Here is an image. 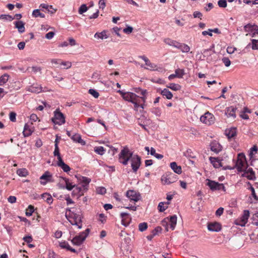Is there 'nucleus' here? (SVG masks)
<instances>
[{
  "label": "nucleus",
  "mask_w": 258,
  "mask_h": 258,
  "mask_svg": "<svg viewBox=\"0 0 258 258\" xmlns=\"http://www.w3.org/2000/svg\"><path fill=\"white\" fill-rule=\"evenodd\" d=\"M90 181H91V179L88 177H84V176H83L82 177V182L83 183L82 186L84 189H86V190L87 189L88 185L89 183L90 182Z\"/></svg>",
  "instance_id": "c756f323"
},
{
  "label": "nucleus",
  "mask_w": 258,
  "mask_h": 258,
  "mask_svg": "<svg viewBox=\"0 0 258 258\" xmlns=\"http://www.w3.org/2000/svg\"><path fill=\"white\" fill-rule=\"evenodd\" d=\"M54 113V117L51 118V120L55 124L60 125L64 122V117L61 112L56 110Z\"/></svg>",
  "instance_id": "1a4fd4ad"
},
{
  "label": "nucleus",
  "mask_w": 258,
  "mask_h": 258,
  "mask_svg": "<svg viewBox=\"0 0 258 258\" xmlns=\"http://www.w3.org/2000/svg\"><path fill=\"white\" fill-rule=\"evenodd\" d=\"M253 221H255L256 220V221L255 222H254L253 223L256 225V226H258V213L255 214L253 216Z\"/></svg>",
  "instance_id": "774afa93"
},
{
  "label": "nucleus",
  "mask_w": 258,
  "mask_h": 258,
  "mask_svg": "<svg viewBox=\"0 0 258 258\" xmlns=\"http://www.w3.org/2000/svg\"><path fill=\"white\" fill-rule=\"evenodd\" d=\"M8 201L10 203H15L16 202V198L15 196H10L8 198Z\"/></svg>",
  "instance_id": "69168bd1"
},
{
  "label": "nucleus",
  "mask_w": 258,
  "mask_h": 258,
  "mask_svg": "<svg viewBox=\"0 0 258 258\" xmlns=\"http://www.w3.org/2000/svg\"><path fill=\"white\" fill-rule=\"evenodd\" d=\"M224 211V209L222 207L219 208L216 211V215L217 216H220L222 215Z\"/></svg>",
  "instance_id": "680f3d73"
},
{
  "label": "nucleus",
  "mask_w": 258,
  "mask_h": 258,
  "mask_svg": "<svg viewBox=\"0 0 258 258\" xmlns=\"http://www.w3.org/2000/svg\"><path fill=\"white\" fill-rule=\"evenodd\" d=\"M56 156H57V159H58V162L57 163V165L58 166L60 167L63 169V170L64 171V163L63 162V161L60 156V154H59V155H57Z\"/></svg>",
  "instance_id": "4c0bfd02"
},
{
  "label": "nucleus",
  "mask_w": 258,
  "mask_h": 258,
  "mask_svg": "<svg viewBox=\"0 0 258 258\" xmlns=\"http://www.w3.org/2000/svg\"><path fill=\"white\" fill-rule=\"evenodd\" d=\"M161 94L169 100L171 99L173 97L172 93L166 88H165L161 91Z\"/></svg>",
  "instance_id": "4be33fe9"
},
{
  "label": "nucleus",
  "mask_w": 258,
  "mask_h": 258,
  "mask_svg": "<svg viewBox=\"0 0 258 258\" xmlns=\"http://www.w3.org/2000/svg\"><path fill=\"white\" fill-rule=\"evenodd\" d=\"M0 19L2 20H9L11 21L14 19V18L9 15H1L0 16Z\"/></svg>",
  "instance_id": "a18cd8bd"
},
{
  "label": "nucleus",
  "mask_w": 258,
  "mask_h": 258,
  "mask_svg": "<svg viewBox=\"0 0 258 258\" xmlns=\"http://www.w3.org/2000/svg\"><path fill=\"white\" fill-rule=\"evenodd\" d=\"M211 149L215 153H218L221 150V147L219 144H215L211 146Z\"/></svg>",
  "instance_id": "ea45409f"
},
{
  "label": "nucleus",
  "mask_w": 258,
  "mask_h": 258,
  "mask_svg": "<svg viewBox=\"0 0 258 258\" xmlns=\"http://www.w3.org/2000/svg\"><path fill=\"white\" fill-rule=\"evenodd\" d=\"M118 92L121 95L122 98L126 101L131 102L134 104L135 109L138 110L139 107L144 108L143 104L142 102L145 103L146 98L143 97H139L136 94L130 92H123L122 91L119 90Z\"/></svg>",
  "instance_id": "f03ea898"
},
{
  "label": "nucleus",
  "mask_w": 258,
  "mask_h": 258,
  "mask_svg": "<svg viewBox=\"0 0 258 258\" xmlns=\"http://www.w3.org/2000/svg\"><path fill=\"white\" fill-rule=\"evenodd\" d=\"M140 58H142L145 61L146 65L147 66V67H145V69L151 71H154L157 70V66L154 63H152L146 56L142 55L140 56Z\"/></svg>",
  "instance_id": "f8f14e48"
},
{
  "label": "nucleus",
  "mask_w": 258,
  "mask_h": 258,
  "mask_svg": "<svg viewBox=\"0 0 258 258\" xmlns=\"http://www.w3.org/2000/svg\"><path fill=\"white\" fill-rule=\"evenodd\" d=\"M243 3L247 5H257L258 0H243Z\"/></svg>",
  "instance_id": "8fccbe9b"
},
{
  "label": "nucleus",
  "mask_w": 258,
  "mask_h": 258,
  "mask_svg": "<svg viewBox=\"0 0 258 258\" xmlns=\"http://www.w3.org/2000/svg\"><path fill=\"white\" fill-rule=\"evenodd\" d=\"M50 177V175L49 172H45L41 177L40 179L43 180L45 179L46 180H48V178Z\"/></svg>",
  "instance_id": "6e6d98bb"
},
{
  "label": "nucleus",
  "mask_w": 258,
  "mask_h": 258,
  "mask_svg": "<svg viewBox=\"0 0 258 258\" xmlns=\"http://www.w3.org/2000/svg\"><path fill=\"white\" fill-rule=\"evenodd\" d=\"M94 37L97 38L98 39H106L108 38V36H107L106 34L105 31H103L101 32H97L94 35Z\"/></svg>",
  "instance_id": "c85d7f7f"
},
{
  "label": "nucleus",
  "mask_w": 258,
  "mask_h": 258,
  "mask_svg": "<svg viewBox=\"0 0 258 258\" xmlns=\"http://www.w3.org/2000/svg\"><path fill=\"white\" fill-rule=\"evenodd\" d=\"M60 154V153H59V148H58V146L57 145V142H55V149H54V151L53 152V155L54 156H56L57 155H59Z\"/></svg>",
  "instance_id": "4d7b16f0"
},
{
  "label": "nucleus",
  "mask_w": 258,
  "mask_h": 258,
  "mask_svg": "<svg viewBox=\"0 0 258 258\" xmlns=\"http://www.w3.org/2000/svg\"><path fill=\"white\" fill-rule=\"evenodd\" d=\"M148 228V224L146 222L141 223L139 225V230L141 232H143Z\"/></svg>",
  "instance_id": "37998d69"
},
{
  "label": "nucleus",
  "mask_w": 258,
  "mask_h": 258,
  "mask_svg": "<svg viewBox=\"0 0 258 258\" xmlns=\"http://www.w3.org/2000/svg\"><path fill=\"white\" fill-rule=\"evenodd\" d=\"M29 91L31 92L38 93L43 90L41 86L38 85H36V86L33 85L29 88Z\"/></svg>",
  "instance_id": "b1692460"
},
{
  "label": "nucleus",
  "mask_w": 258,
  "mask_h": 258,
  "mask_svg": "<svg viewBox=\"0 0 258 258\" xmlns=\"http://www.w3.org/2000/svg\"><path fill=\"white\" fill-rule=\"evenodd\" d=\"M106 189L104 187H99L97 188V192L98 194L104 195L106 193Z\"/></svg>",
  "instance_id": "864d4df0"
},
{
  "label": "nucleus",
  "mask_w": 258,
  "mask_h": 258,
  "mask_svg": "<svg viewBox=\"0 0 258 258\" xmlns=\"http://www.w3.org/2000/svg\"><path fill=\"white\" fill-rule=\"evenodd\" d=\"M222 60L226 67H228L230 66L231 64V61L229 58L224 57L222 58Z\"/></svg>",
  "instance_id": "603ef678"
},
{
  "label": "nucleus",
  "mask_w": 258,
  "mask_h": 258,
  "mask_svg": "<svg viewBox=\"0 0 258 258\" xmlns=\"http://www.w3.org/2000/svg\"><path fill=\"white\" fill-rule=\"evenodd\" d=\"M126 196L131 201L135 202L138 201L141 198L140 193L134 190H129L127 191Z\"/></svg>",
  "instance_id": "9b49d317"
},
{
  "label": "nucleus",
  "mask_w": 258,
  "mask_h": 258,
  "mask_svg": "<svg viewBox=\"0 0 258 258\" xmlns=\"http://www.w3.org/2000/svg\"><path fill=\"white\" fill-rule=\"evenodd\" d=\"M76 184L66 177V188L71 190L73 188H74L72 191V195H78L79 197L82 196L83 195V192H82V188L80 187H75Z\"/></svg>",
  "instance_id": "39448f33"
},
{
  "label": "nucleus",
  "mask_w": 258,
  "mask_h": 258,
  "mask_svg": "<svg viewBox=\"0 0 258 258\" xmlns=\"http://www.w3.org/2000/svg\"><path fill=\"white\" fill-rule=\"evenodd\" d=\"M249 217V212L248 210H244L241 217L236 220V224L241 226H244L246 224Z\"/></svg>",
  "instance_id": "9d476101"
},
{
  "label": "nucleus",
  "mask_w": 258,
  "mask_h": 258,
  "mask_svg": "<svg viewBox=\"0 0 258 258\" xmlns=\"http://www.w3.org/2000/svg\"><path fill=\"white\" fill-rule=\"evenodd\" d=\"M62 232L61 231L57 230L54 233V237L56 238H60L62 236Z\"/></svg>",
  "instance_id": "338daca9"
},
{
  "label": "nucleus",
  "mask_w": 258,
  "mask_h": 258,
  "mask_svg": "<svg viewBox=\"0 0 258 258\" xmlns=\"http://www.w3.org/2000/svg\"><path fill=\"white\" fill-rule=\"evenodd\" d=\"M128 216V214L127 213H121L120 214V217L122 218L121 223L123 225L127 226L128 225V222L126 221V217Z\"/></svg>",
  "instance_id": "72a5a7b5"
},
{
  "label": "nucleus",
  "mask_w": 258,
  "mask_h": 258,
  "mask_svg": "<svg viewBox=\"0 0 258 258\" xmlns=\"http://www.w3.org/2000/svg\"><path fill=\"white\" fill-rule=\"evenodd\" d=\"M16 114L14 112H11L10 113L9 117L11 121L15 122L16 120Z\"/></svg>",
  "instance_id": "13d9d810"
},
{
  "label": "nucleus",
  "mask_w": 258,
  "mask_h": 258,
  "mask_svg": "<svg viewBox=\"0 0 258 258\" xmlns=\"http://www.w3.org/2000/svg\"><path fill=\"white\" fill-rule=\"evenodd\" d=\"M170 204L169 202L159 203L158 208L160 212H163L168 208V205Z\"/></svg>",
  "instance_id": "bb28decb"
},
{
  "label": "nucleus",
  "mask_w": 258,
  "mask_h": 258,
  "mask_svg": "<svg viewBox=\"0 0 258 258\" xmlns=\"http://www.w3.org/2000/svg\"><path fill=\"white\" fill-rule=\"evenodd\" d=\"M88 92L95 98H98L99 96V93L96 90L93 89H90L88 91Z\"/></svg>",
  "instance_id": "c03bdc74"
},
{
  "label": "nucleus",
  "mask_w": 258,
  "mask_h": 258,
  "mask_svg": "<svg viewBox=\"0 0 258 258\" xmlns=\"http://www.w3.org/2000/svg\"><path fill=\"white\" fill-rule=\"evenodd\" d=\"M71 138L74 142L79 143L82 145L86 144L85 141L82 139L81 136L79 134L74 135Z\"/></svg>",
  "instance_id": "412c9836"
},
{
  "label": "nucleus",
  "mask_w": 258,
  "mask_h": 258,
  "mask_svg": "<svg viewBox=\"0 0 258 258\" xmlns=\"http://www.w3.org/2000/svg\"><path fill=\"white\" fill-rule=\"evenodd\" d=\"M177 223V217L176 215L172 216L169 219L168 225L173 230L174 229Z\"/></svg>",
  "instance_id": "aec40b11"
},
{
  "label": "nucleus",
  "mask_w": 258,
  "mask_h": 258,
  "mask_svg": "<svg viewBox=\"0 0 258 258\" xmlns=\"http://www.w3.org/2000/svg\"><path fill=\"white\" fill-rule=\"evenodd\" d=\"M210 160L215 167H222V163L218 158L211 157Z\"/></svg>",
  "instance_id": "393cba45"
},
{
  "label": "nucleus",
  "mask_w": 258,
  "mask_h": 258,
  "mask_svg": "<svg viewBox=\"0 0 258 258\" xmlns=\"http://www.w3.org/2000/svg\"><path fill=\"white\" fill-rule=\"evenodd\" d=\"M130 160L133 171L136 172L141 165V158L137 155H133L128 148L125 147L119 154V161L123 165H126Z\"/></svg>",
  "instance_id": "f257e3e1"
},
{
  "label": "nucleus",
  "mask_w": 258,
  "mask_h": 258,
  "mask_svg": "<svg viewBox=\"0 0 258 258\" xmlns=\"http://www.w3.org/2000/svg\"><path fill=\"white\" fill-rule=\"evenodd\" d=\"M10 76L8 74H5L0 77V86H3L8 81Z\"/></svg>",
  "instance_id": "473e14b6"
},
{
  "label": "nucleus",
  "mask_w": 258,
  "mask_h": 258,
  "mask_svg": "<svg viewBox=\"0 0 258 258\" xmlns=\"http://www.w3.org/2000/svg\"><path fill=\"white\" fill-rule=\"evenodd\" d=\"M236 168L239 172H242L246 169L247 164L245 159V155L242 153H240L238 155V158L236 164L234 166L231 167L230 166H224L223 169L224 170H232Z\"/></svg>",
  "instance_id": "20e7f679"
},
{
  "label": "nucleus",
  "mask_w": 258,
  "mask_h": 258,
  "mask_svg": "<svg viewBox=\"0 0 258 258\" xmlns=\"http://www.w3.org/2000/svg\"><path fill=\"white\" fill-rule=\"evenodd\" d=\"M24 25V23L22 21L15 22V27L18 29L19 32L20 33H22L25 32V28Z\"/></svg>",
  "instance_id": "6ab92c4d"
},
{
  "label": "nucleus",
  "mask_w": 258,
  "mask_h": 258,
  "mask_svg": "<svg viewBox=\"0 0 258 258\" xmlns=\"http://www.w3.org/2000/svg\"><path fill=\"white\" fill-rule=\"evenodd\" d=\"M218 4L220 8H226L227 7V2L226 0H219Z\"/></svg>",
  "instance_id": "3c124183"
},
{
  "label": "nucleus",
  "mask_w": 258,
  "mask_h": 258,
  "mask_svg": "<svg viewBox=\"0 0 258 258\" xmlns=\"http://www.w3.org/2000/svg\"><path fill=\"white\" fill-rule=\"evenodd\" d=\"M54 35V33L53 32H49L45 35V38L48 39H51V38H53Z\"/></svg>",
  "instance_id": "0e129e2a"
},
{
  "label": "nucleus",
  "mask_w": 258,
  "mask_h": 258,
  "mask_svg": "<svg viewBox=\"0 0 258 258\" xmlns=\"http://www.w3.org/2000/svg\"><path fill=\"white\" fill-rule=\"evenodd\" d=\"M34 211V208L32 205H29L26 210V215L27 216H30Z\"/></svg>",
  "instance_id": "79ce46f5"
},
{
  "label": "nucleus",
  "mask_w": 258,
  "mask_h": 258,
  "mask_svg": "<svg viewBox=\"0 0 258 258\" xmlns=\"http://www.w3.org/2000/svg\"><path fill=\"white\" fill-rule=\"evenodd\" d=\"M244 176L246 177L248 179L253 180L255 178V174L252 168H248L244 170Z\"/></svg>",
  "instance_id": "f3484780"
},
{
  "label": "nucleus",
  "mask_w": 258,
  "mask_h": 258,
  "mask_svg": "<svg viewBox=\"0 0 258 258\" xmlns=\"http://www.w3.org/2000/svg\"><path fill=\"white\" fill-rule=\"evenodd\" d=\"M32 15L34 17H40L41 18L45 17L44 14L40 13L39 11V10H38V9L34 10L33 11Z\"/></svg>",
  "instance_id": "58836bf2"
},
{
  "label": "nucleus",
  "mask_w": 258,
  "mask_h": 258,
  "mask_svg": "<svg viewBox=\"0 0 258 258\" xmlns=\"http://www.w3.org/2000/svg\"><path fill=\"white\" fill-rule=\"evenodd\" d=\"M208 229L211 231L218 232L221 230V226L218 222L210 223L208 225Z\"/></svg>",
  "instance_id": "2eb2a0df"
},
{
  "label": "nucleus",
  "mask_w": 258,
  "mask_h": 258,
  "mask_svg": "<svg viewBox=\"0 0 258 258\" xmlns=\"http://www.w3.org/2000/svg\"><path fill=\"white\" fill-rule=\"evenodd\" d=\"M66 173H67L68 174L70 175L71 176L74 175L75 178H77V176L75 174V170H72L70 166L67 164H66Z\"/></svg>",
  "instance_id": "f704fd0d"
},
{
  "label": "nucleus",
  "mask_w": 258,
  "mask_h": 258,
  "mask_svg": "<svg viewBox=\"0 0 258 258\" xmlns=\"http://www.w3.org/2000/svg\"><path fill=\"white\" fill-rule=\"evenodd\" d=\"M167 87L174 91H178L181 89L180 85L175 83H170L167 86Z\"/></svg>",
  "instance_id": "c9c22d12"
},
{
  "label": "nucleus",
  "mask_w": 258,
  "mask_h": 258,
  "mask_svg": "<svg viewBox=\"0 0 258 258\" xmlns=\"http://www.w3.org/2000/svg\"><path fill=\"white\" fill-rule=\"evenodd\" d=\"M257 147L256 146H254L253 147H252L250 149V153L249 154L250 158H252L253 155L254 154H256L257 153Z\"/></svg>",
  "instance_id": "09e8293b"
},
{
  "label": "nucleus",
  "mask_w": 258,
  "mask_h": 258,
  "mask_svg": "<svg viewBox=\"0 0 258 258\" xmlns=\"http://www.w3.org/2000/svg\"><path fill=\"white\" fill-rule=\"evenodd\" d=\"M99 220L102 223H104L106 221V216L104 214H100L99 215Z\"/></svg>",
  "instance_id": "052dcab7"
},
{
  "label": "nucleus",
  "mask_w": 258,
  "mask_h": 258,
  "mask_svg": "<svg viewBox=\"0 0 258 258\" xmlns=\"http://www.w3.org/2000/svg\"><path fill=\"white\" fill-rule=\"evenodd\" d=\"M161 179L164 184H169L172 182L169 180V177H168L167 175L162 176Z\"/></svg>",
  "instance_id": "de8ad7c7"
},
{
  "label": "nucleus",
  "mask_w": 258,
  "mask_h": 258,
  "mask_svg": "<svg viewBox=\"0 0 258 258\" xmlns=\"http://www.w3.org/2000/svg\"><path fill=\"white\" fill-rule=\"evenodd\" d=\"M75 209L67 210L66 212V218L68 221L72 225L75 226L77 229H81L82 225V221L81 215L74 213Z\"/></svg>",
  "instance_id": "7ed1b4c3"
},
{
  "label": "nucleus",
  "mask_w": 258,
  "mask_h": 258,
  "mask_svg": "<svg viewBox=\"0 0 258 258\" xmlns=\"http://www.w3.org/2000/svg\"><path fill=\"white\" fill-rule=\"evenodd\" d=\"M41 197L48 204H51L53 201V199L50 195L44 193L41 195Z\"/></svg>",
  "instance_id": "2f4dec72"
},
{
  "label": "nucleus",
  "mask_w": 258,
  "mask_h": 258,
  "mask_svg": "<svg viewBox=\"0 0 258 258\" xmlns=\"http://www.w3.org/2000/svg\"><path fill=\"white\" fill-rule=\"evenodd\" d=\"M206 185L208 186L212 191L222 190L226 191V188L223 183H220L211 179H207Z\"/></svg>",
  "instance_id": "423d86ee"
},
{
  "label": "nucleus",
  "mask_w": 258,
  "mask_h": 258,
  "mask_svg": "<svg viewBox=\"0 0 258 258\" xmlns=\"http://www.w3.org/2000/svg\"><path fill=\"white\" fill-rule=\"evenodd\" d=\"M175 74L177 76V78H182L183 76L184 75V71L181 69H176L175 71Z\"/></svg>",
  "instance_id": "a19ab883"
},
{
  "label": "nucleus",
  "mask_w": 258,
  "mask_h": 258,
  "mask_svg": "<svg viewBox=\"0 0 258 258\" xmlns=\"http://www.w3.org/2000/svg\"><path fill=\"white\" fill-rule=\"evenodd\" d=\"M94 151L99 155H102L105 153V150L102 146L94 148Z\"/></svg>",
  "instance_id": "e433bc0d"
},
{
  "label": "nucleus",
  "mask_w": 258,
  "mask_h": 258,
  "mask_svg": "<svg viewBox=\"0 0 258 258\" xmlns=\"http://www.w3.org/2000/svg\"><path fill=\"white\" fill-rule=\"evenodd\" d=\"M17 174L21 177H26L28 175V171L26 168H20L17 170Z\"/></svg>",
  "instance_id": "7c9ffc66"
},
{
  "label": "nucleus",
  "mask_w": 258,
  "mask_h": 258,
  "mask_svg": "<svg viewBox=\"0 0 258 258\" xmlns=\"http://www.w3.org/2000/svg\"><path fill=\"white\" fill-rule=\"evenodd\" d=\"M250 189L251 191V193H252V195L253 197L256 201H258V197L255 194L254 188L252 186H251L250 187Z\"/></svg>",
  "instance_id": "e2e57ef3"
},
{
  "label": "nucleus",
  "mask_w": 258,
  "mask_h": 258,
  "mask_svg": "<svg viewBox=\"0 0 258 258\" xmlns=\"http://www.w3.org/2000/svg\"><path fill=\"white\" fill-rule=\"evenodd\" d=\"M237 108L233 106L228 107L226 109L225 114L226 115L227 117H231L233 119H234L236 117L235 112Z\"/></svg>",
  "instance_id": "4468645a"
},
{
  "label": "nucleus",
  "mask_w": 258,
  "mask_h": 258,
  "mask_svg": "<svg viewBox=\"0 0 258 258\" xmlns=\"http://www.w3.org/2000/svg\"><path fill=\"white\" fill-rule=\"evenodd\" d=\"M133 28L131 26H127L126 28L123 29V31L125 33L130 34L132 32Z\"/></svg>",
  "instance_id": "bf43d9fd"
},
{
  "label": "nucleus",
  "mask_w": 258,
  "mask_h": 258,
  "mask_svg": "<svg viewBox=\"0 0 258 258\" xmlns=\"http://www.w3.org/2000/svg\"><path fill=\"white\" fill-rule=\"evenodd\" d=\"M237 134V130L236 127H231L225 130V135L228 139L234 138Z\"/></svg>",
  "instance_id": "dca6fc26"
},
{
  "label": "nucleus",
  "mask_w": 258,
  "mask_h": 258,
  "mask_svg": "<svg viewBox=\"0 0 258 258\" xmlns=\"http://www.w3.org/2000/svg\"><path fill=\"white\" fill-rule=\"evenodd\" d=\"M89 229H86L85 231L80 233L79 235H77L74 237L72 240V242L74 244L77 245H80L83 242V241L85 240L89 233Z\"/></svg>",
  "instance_id": "0eeeda50"
},
{
  "label": "nucleus",
  "mask_w": 258,
  "mask_h": 258,
  "mask_svg": "<svg viewBox=\"0 0 258 258\" xmlns=\"http://www.w3.org/2000/svg\"><path fill=\"white\" fill-rule=\"evenodd\" d=\"M176 48L179 49L182 52H188L190 50V47L186 44L178 42Z\"/></svg>",
  "instance_id": "a878e982"
},
{
  "label": "nucleus",
  "mask_w": 258,
  "mask_h": 258,
  "mask_svg": "<svg viewBox=\"0 0 258 258\" xmlns=\"http://www.w3.org/2000/svg\"><path fill=\"white\" fill-rule=\"evenodd\" d=\"M244 29L245 31L252 33V37H253L256 34H258V26L257 25L248 24L244 27Z\"/></svg>",
  "instance_id": "ddd939ff"
},
{
  "label": "nucleus",
  "mask_w": 258,
  "mask_h": 258,
  "mask_svg": "<svg viewBox=\"0 0 258 258\" xmlns=\"http://www.w3.org/2000/svg\"><path fill=\"white\" fill-rule=\"evenodd\" d=\"M251 42L252 49L258 50V40L252 39Z\"/></svg>",
  "instance_id": "5fc2aeb1"
},
{
  "label": "nucleus",
  "mask_w": 258,
  "mask_h": 258,
  "mask_svg": "<svg viewBox=\"0 0 258 258\" xmlns=\"http://www.w3.org/2000/svg\"><path fill=\"white\" fill-rule=\"evenodd\" d=\"M215 117L212 113L209 112H206L204 115L200 117V120L208 125L213 124L215 122Z\"/></svg>",
  "instance_id": "6e6552de"
},
{
  "label": "nucleus",
  "mask_w": 258,
  "mask_h": 258,
  "mask_svg": "<svg viewBox=\"0 0 258 258\" xmlns=\"http://www.w3.org/2000/svg\"><path fill=\"white\" fill-rule=\"evenodd\" d=\"M171 168L173 170V171L178 174H180L182 172V169L180 166L177 165V163L175 162H171L170 164Z\"/></svg>",
  "instance_id": "a211bd4d"
},
{
  "label": "nucleus",
  "mask_w": 258,
  "mask_h": 258,
  "mask_svg": "<svg viewBox=\"0 0 258 258\" xmlns=\"http://www.w3.org/2000/svg\"><path fill=\"white\" fill-rule=\"evenodd\" d=\"M164 42L167 45H170V46H172L174 47H178L177 46V45H178V42L175 41V40H172L171 39H170V38H166L164 40Z\"/></svg>",
  "instance_id": "cd10ccee"
},
{
  "label": "nucleus",
  "mask_w": 258,
  "mask_h": 258,
  "mask_svg": "<svg viewBox=\"0 0 258 258\" xmlns=\"http://www.w3.org/2000/svg\"><path fill=\"white\" fill-rule=\"evenodd\" d=\"M33 130L30 128L29 125L27 123L25 124L23 132L24 137H28L31 135Z\"/></svg>",
  "instance_id": "5701e85b"
},
{
  "label": "nucleus",
  "mask_w": 258,
  "mask_h": 258,
  "mask_svg": "<svg viewBox=\"0 0 258 258\" xmlns=\"http://www.w3.org/2000/svg\"><path fill=\"white\" fill-rule=\"evenodd\" d=\"M88 7L86 5L83 4L82 5L79 9V13L80 14H82L83 13L86 12L88 10Z\"/></svg>",
  "instance_id": "49530a36"
}]
</instances>
